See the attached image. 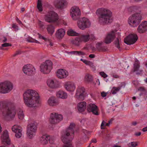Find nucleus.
I'll list each match as a JSON object with an SVG mask.
<instances>
[{"mask_svg":"<svg viewBox=\"0 0 147 147\" xmlns=\"http://www.w3.org/2000/svg\"><path fill=\"white\" fill-rule=\"evenodd\" d=\"M36 129L37 127L34 123L29 124L27 125V134L29 138H32L35 135Z\"/></svg>","mask_w":147,"mask_h":147,"instance_id":"10","label":"nucleus"},{"mask_svg":"<svg viewBox=\"0 0 147 147\" xmlns=\"http://www.w3.org/2000/svg\"><path fill=\"white\" fill-rule=\"evenodd\" d=\"M100 74L104 78H106L107 77V75L104 72H100Z\"/></svg>","mask_w":147,"mask_h":147,"instance_id":"49","label":"nucleus"},{"mask_svg":"<svg viewBox=\"0 0 147 147\" xmlns=\"http://www.w3.org/2000/svg\"><path fill=\"white\" fill-rule=\"evenodd\" d=\"M80 60L81 61H83V63H85L86 65H87L88 62L89 61H87L86 60H85V59H80Z\"/></svg>","mask_w":147,"mask_h":147,"instance_id":"57","label":"nucleus"},{"mask_svg":"<svg viewBox=\"0 0 147 147\" xmlns=\"http://www.w3.org/2000/svg\"><path fill=\"white\" fill-rule=\"evenodd\" d=\"M75 124L71 123L68 128L62 132L61 139L63 143H66L67 141H71L74 137V129Z\"/></svg>","mask_w":147,"mask_h":147,"instance_id":"3","label":"nucleus"},{"mask_svg":"<svg viewBox=\"0 0 147 147\" xmlns=\"http://www.w3.org/2000/svg\"><path fill=\"white\" fill-rule=\"evenodd\" d=\"M11 46L12 45L11 43L6 42L4 43L1 45L0 49L2 50H3V47H7L9 46Z\"/></svg>","mask_w":147,"mask_h":147,"instance_id":"42","label":"nucleus"},{"mask_svg":"<svg viewBox=\"0 0 147 147\" xmlns=\"http://www.w3.org/2000/svg\"><path fill=\"white\" fill-rule=\"evenodd\" d=\"M67 34L68 35L71 36H77L78 34L77 33L74 32L72 30H68L67 32Z\"/></svg>","mask_w":147,"mask_h":147,"instance_id":"39","label":"nucleus"},{"mask_svg":"<svg viewBox=\"0 0 147 147\" xmlns=\"http://www.w3.org/2000/svg\"><path fill=\"white\" fill-rule=\"evenodd\" d=\"M120 42L121 41H120L118 38H117L114 41V44L115 45V47L118 48L120 51L121 50L120 46Z\"/></svg>","mask_w":147,"mask_h":147,"instance_id":"37","label":"nucleus"},{"mask_svg":"<svg viewBox=\"0 0 147 147\" xmlns=\"http://www.w3.org/2000/svg\"><path fill=\"white\" fill-rule=\"evenodd\" d=\"M81 42V40L79 37L76 38L74 40H73L72 42L73 44L77 46L79 45L80 44V43Z\"/></svg>","mask_w":147,"mask_h":147,"instance_id":"35","label":"nucleus"},{"mask_svg":"<svg viewBox=\"0 0 147 147\" xmlns=\"http://www.w3.org/2000/svg\"><path fill=\"white\" fill-rule=\"evenodd\" d=\"M49 138V137L47 135H43L40 138V142L43 145L46 144L48 143V139Z\"/></svg>","mask_w":147,"mask_h":147,"instance_id":"31","label":"nucleus"},{"mask_svg":"<svg viewBox=\"0 0 147 147\" xmlns=\"http://www.w3.org/2000/svg\"><path fill=\"white\" fill-rule=\"evenodd\" d=\"M70 13L72 18L74 20H78L80 18L81 14L79 8L76 6H74L71 8Z\"/></svg>","mask_w":147,"mask_h":147,"instance_id":"12","label":"nucleus"},{"mask_svg":"<svg viewBox=\"0 0 147 147\" xmlns=\"http://www.w3.org/2000/svg\"><path fill=\"white\" fill-rule=\"evenodd\" d=\"M63 117L62 115L53 113H51L49 121L52 124H55L59 123L63 119Z\"/></svg>","mask_w":147,"mask_h":147,"instance_id":"11","label":"nucleus"},{"mask_svg":"<svg viewBox=\"0 0 147 147\" xmlns=\"http://www.w3.org/2000/svg\"><path fill=\"white\" fill-rule=\"evenodd\" d=\"M48 137H49V138L48 139V141L49 143L51 144L53 143L54 142L53 139L51 138L49 136H48Z\"/></svg>","mask_w":147,"mask_h":147,"instance_id":"50","label":"nucleus"},{"mask_svg":"<svg viewBox=\"0 0 147 147\" xmlns=\"http://www.w3.org/2000/svg\"><path fill=\"white\" fill-rule=\"evenodd\" d=\"M141 134V133L140 132L138 133H136L135 134V135L136 136H140Z\"/></svg>","mask_w":147,"mask_h":147,"instance_id":"60","label":"nucleus"},{"mask_svg":"<svg viewBox=\"0 0 147 147\" xmlns=\"http://www.w3.org/2000/svg\"><path fill=\"white\" fill-rule=\"evenodd\" d=\"M24 102L29 107H35L40 104L39 96L38 93L33 90H28L23 94Z\"/></svg>","mask_w":147,"mask_h":147,"instance_id":"1","label":"nucleus"},{"mask_svg":"<svg viewBox=\"0 0 147 147\" xmlns=\"http://www.w3.org/2000/svg\"><path fill=\"white\" fill-rule=\"evenodd\" d=\"M39 36L38 38L40 39H42L44 40L45 42L50 41V39L48 38H45L43 36L41 35L39 33L37 34Z\"/></svg>","mask_w":147,"mask_h":147,"instance_id":"41","label":"nucleus"},{"mask_svg":"<svg viewBox=\"0 0 147 147\" xmlns=\"http://www.w3.org/2000/svg\"><path fill=\"white\" fill-rule=\"evenodd\" d=\"M147 30V22H142L137 28L138 32L140 33H143Z\"/></svg>","mask_w":147,"mask_h":147,"instance_id":"21","label":"nucleus"},{"mask_svg":"<svg viewBox=\"0 0 147 147\" xmlns=\"http://www.w3.org/2000/svg\"><path fill=\"white\" fill-rule=\"evenodd\" d=\"M107 94V93L104 92H103L101 93V95L103 97H105L106 96Z\"/></svg>","mask_w":147,"mask_h":147,"instance_id":"56","label":"nucleus"},{"mask_svg":"<svg viewBox=\"0 0 147 147\" xmlns=\"http://www.w3.org/2000/svg\"><path fill=\"white\" fill-rule=\"evenodd\" d=\"M67 4L66 0H56L54 3L55 7L60 9H63L65 8Z\"/></svg>","mask_w":147,"mask_h":147,"instance_id":"15","label":"nucleus"},{"mask_svg":"<svg viewBox=\"0 0 147 147\" xmlns=\"http://www.w3.org/2000/svg\"><path fill=\"white\" fill-rule=\"evenodd\" d=\"M142 19L141 15L139 13H136L129 17L128 20L129 24L133 27L137 26L140 22Z\"/></svg>","mask_w":147,"mask_h":147,"instance_id":"5","label":"nucleus"},{"mask_svg":"<svg viewBox=\"0 0 147 147\" xmlns=\"http://www.w3.org/2000/svg\"><path fill=\"white\" fill-rule=\"evenodd\" d=\"M1 137L2 142L3 144L6 143L7 145L10 144V140L9 139L8 133L7 130H5L3 131Z\"/></svg>","mask_w":147,"mask_h":147,"instance_id":"20","label":"nucleus"},{"mask_svg":"<svg viewBox=\"0 0 147 147\" xmlns=\"http://www.w3.org/2000/svg\"><path fill=\"white\" fill-rule=\"evenodd\" d=\"M28 41L29 42H35L36 43H39V42L37 40H28Z\"/></svg>","mask_w":147,"mask_h":147,"instance_id":"59","label":"nucleus"},{"mask_svg":"<svg viewBox=\"0 0 147 147\" xmlns=\"http://www.w3.org/2000/svg\"><path fill=\"white\" fill-rule=\"evenodd\" d=\"M95 56V55L94 54H90L89 55V57L91 58H94Z\"/></svg>","mask_w":147,"mask_h":147,"instance_id":"64","label":"nucleus"},{"mask_svg":"<svg viewBox=\"0 0 147 147\" xmlns=\"http://www.w3.org/2000/svg\"><path fill=\"white\" fill-rule=\"evenodd\" d=\"M121 88L119 87H114L113 88V89L114 90L112 91V93L113 94H115L117 92L119 91L120 89Z\"/></svg>","mask_w":147,"mask_h":147,"instance_id":"44","label":"nucleus"},{"mask_svg":"<svg viewBox=\"0 0 147 147\" xmlns=\"http://www.w3.org/2000/svg\"><path fill=\"white\" fill-rule=\"evenodd\" d=\"M59 19L57 13L53 11L49 12L45 16L44 19L45 21L49 23H54L56 22Z\"/></svg>","mask_w":147,"mask_h":147,"instance_id":"7","label":"nucleus"},{"mask_svg":"<svg viewBox=\"0 0 147 147\" xmlns=\"http://www.w3.org/2000/svg\"><path fill=\"white\" fill-rule=\"evenodd\" d=\"M86 103L85 102H82L79 103L77 105L78 111L80 112L84 111L86 109Z\"/></svg>","mask_w":147,"mask_h":147,"instance_id":"26","label":"nucleus"},{"mask_svg":"<svg viewBox=\"0 0 147 147\" xmlns=\"http://www.w3.org/2000/svg\"><path fill=\"white\" fill-rule=\"evenodd\" d=\"M116 32V30H112L107 34L105 39V43L109 44L113 40L115 37V33Z\"/></svg>","mask_w":147,"mask_h":147,"instance_id":"17","label":"nucleus"},{"mask_svg":"<svg viewBox=\"0 0 147 147\" xmlns=\"http://www.w3.org/2000/svg\"><path fill=\"white\" fill-rule=\"evenodd\" d=\"M78 27L82 30L89 28L90 26V23L87 18L84 17L80 19L77 22Z\"/></svg>","mask_w":147,"mask_h":147,"instance_id":"9","label":"nucleus"},{"mask_svg":"<svg viewBox=\"0 0 147 147\" xmlns=\"http://www.w3.org/2000/svg\"><path fill=\"white\" fill-rule=\"evenodd\" d=\"M96 13L98 16V22L100 24L105 25L112 22V13L109 10L103 8H98Z\"/></svg>","mask_w":147,"mask_h":147,"instance_id":"2","label":"nucleus"},{"mask_svg":"<svg viewBox=\"0 0 147 147\" xmlns=\"http://www.w3.org/2000/svg\"><path fill=\"white\" fill-rule=\"evenodd\" d=\"M21 51H16V53L13 55V57H15L17 55L21 54Z\"/></svg>","mask_w":147,"mask_h":147,"instance_id":"55","label":"nucleus"},{"mask_svg":"<svg viewBox=\"0 0 147 147\" xmlns=\"http://www.w3.org/2000/svg\"><path fill=\"white\" fill-rule=\"evenodd\" d=\"M138 145L137 142H132L129 143V147H136Z\"/></svg>","mask_w":147,"mask_h":147,"instance_id":"45","label":"nucleus"},{"mask_svg":"<svg viewBox=\"0 0 147 147\" xmlns=\"http://www.w3.org/2000/svg\"><path fill=\"white\" fill-rule=\"evenodd\" d=\"M106 122L104 121H103L101 125V129H104V128L103 127L104 126H105Z\"/></svg>","mask_w":147,"mask_h":147,"instance_id":"53","label":"nucleus"},{"mask_svg":"<svg viewBox=\"0 0 147 147\" xmlns=\"http://www.w3.org/2000/svg\"><path fill=\"white\" fill-rule=\"evenodd\" d=\"M57 76L60 79L66 78L68 75V73L66 70L63 69H59L57 71Z\"/></svg>","mask_w":147,"mask_h":147,"instance_id":"19","label":"nucleus"},{"mask_svg":"<svg viewBox=\"0 0 147 147\" xmlns=\"http://www.w3.org/2000/svg\"><path fill=\"white\" fill-rule=\"evenodd\" d=\"M58 97L63 99H65L67 97V95L66 93L63 91H59L57 93Z\"/></svg>","mask_w":147,"mask_h":147,"instance_id":"30","label":"nucleus"},{"mask_svg":"<svg viewBox=\"0 0 147 147\" xmlns=\"http://www.w3.org/2000/svg\"><path fill=\"white\" fill-rule=\"evenodd\" d=\"M48 102L49 104L52 106H55L58 104V103L55 100V98L53 97L50 98Z\"/></svg>","mask_w":147,"mask_h":147,"instance_id":"29","label":"nucleus"},{"mask_svg":"<svg viewBox=\"0 0 147 147\" xmlns=\"http://www.w3.org/2000/svg\"><path fill=\"white\" fill-rule=\"evenodd\" d=\"M39 26L40 28H42L44 26L43 23L41 21H39Z\"/></svg>","mask_w":147,"mask_h":147,"instance_id":"52","label":"nucleus"},{"mask_svg":"<svg viewBox=\"0 0 147 147\" xmlns=\"http://www.w3.org/2000/svg\"><path fill=\"white\" fill-rule=\"evenodd\" d=\"M86 96L85 89L82 87H79L77 89L76 96L77 98L80 100H83Z\"/></svg>","mask_w":147,"mask_h":147,"instance_id":"14","label":"nucleus"},{"mask_svg":"<svg viewBox=\"0 0 147 147\" xmlns=\"http://www.w3.org/2000/svg\"><path fill=\"white\" fill-rule=\"evenodd\" d=\"M71 141H67L66 143H64L65 144L63 147H72V145L71 143Z\"/></svg>","mask_w":147,"mask_h":147,"instance_id":"43","label":"nucleus"},{"mask_svg":"<svg viewBox=\"0 0 147 147\" xmlns=\"http://www.w3.org/2000/svg\"><path fill=\"white\" fill-rule=\"evenodd\" d=\"M35 69L34 67L30 64L24 66L23 71L24 72L28 75H31L34 72Z\"/></svg>","mask_w":147,"mask_h":147,"instance_id":"18","label":"nucleus"},{"mask_svg":"<svg viewBox=\"0 0 147 147\" xmlns=\"http://www.w3.org/2000/svg\"><path fill=\"white\" fill-rule=\"evenodd\" d=\"M142 131L144 132L147 131V126L144 128L142 129Z\"/></svg>","mask_w":147,"mask_h":147,"instance_id":"61","label":"nucleus"},{"mask_svg":"<svg viewBox=\"0 0 147 147\" xmlns=\"http://www.w3.org/2000/svg\"><path fill=\"white\" fill-rule=\"evenodd\" d=\"M85 78L86 80L88 82H91L93 80L92 76L89 74L86 75L85 76Z\"/></svg>","mask_w":147,"mask_h":147,"instance_id":"40","label":"nucleus"},{"mask_svg":"<svg viewBox=\"0 0 147 147\" xmlns=\"http://www.w3.org/2000/svg\"><path fill=\"white\" fill-rule=\"evenodd\" d=\"M91 36H92L91 38L93 39L94 37L92 35H90L89 34L86 35H82L79 37L80 38L81 42L83 41L86 42L88 41L89 40Z\"/></svg>","mask_w":147,"mask_h":147,"instance_id":"27","label":"nucleus"},{"mask_svg":"<svg viewBox=\"0 0 147 147\" xmlns=\"http://www.w3.org/2000/svg\"><path fill=\"white\" fill-rule=\"evenodd\" d=\"M18 116L19 119L21 120H22L23 119L24 115L22 111V110H19L18 112Z\"/></svg>","mask_w":147,"mask_h":147,"instance_id":"38","label":"nucleus"},{"mask_svg":"<svg viewBox=\"0 0 147 147\" xmlns=\"http://www.w3.org/2000/svg\"><path fill=\"white\" fill-rule=\"evenodd\" d=\"M139 8V7L136 6H132L129 7L128 10L129 12H134L136 11Z\"/></svg>","mask_w":147,"mask_h":147,"instance_id":"34","label":"nucleus"},{"mask_svg":"<svg viewBox=\"0 0 147 147\" xmlns=\"http://www.w3.org/2000/svg\"><path fill=\"white\" fill-rule=\"evenodd\" d=\"M47 84L50 87L53 88H56L59 86L57 82L56 81H55L53 80H48L47 81Z\"/></svg>","mask_w":147,"mask_h":147,"instance_id":"25","label":"nucleus"},{"mask_svg":"<svg viewBox=\"0 0 147 147\" xmlns=\"http://www.w3.org/2000/svg\"><path fill=\"white\" fill-rule=\"evenodd\" d=\"M65 87L67 90L70 91H74L76 88L74 83L70 82H66L65 85Z\"/></svg>","mask_w":147,"mask_h":147,"instance_id":"23","label":"nucleus"},{"mask_svg":"<svg viewBox=\"0 0 147 147\" xmlns=\"http://www.w3.org/2000/svg\"><path fill=\"white\" fill-rule=\"evenodd\" d=\"M65 52L68 54L71 55H76V51H71L70 52H68L65 51Z\"/></svg>","mask_w":147,"mask_h":147,"instance_id":"47","label":"nucleus"},{"mask_svg":"<svg viewBox=\"0 0 147 147\" xmlns=\"http://www.w3.org/2000/svg\"><path fill=\"white\" fill-rule=\"evenodd\" d=\"M5 110L6 115L11 118H13L16 114L15 105L13 103H10L8 106H5Z\"/></svg>","mask_w":147,"mask_h":147,"instance_id":"8","label":"nucleus"},{"mask_svg":"<svg viewBox=\"0 0 147 147\" xmlns=\"http://www.w3.org/2000/svg\"><path fill=\"white\" fill-rule=\"evenodd\" d=\"M3 38H4V39L2 41V42H6L7 41V38L5 37V36H4L3 37Z\"/></svg>","mask_w":147,"mask_h":147,"instance_id":"62","label":"nucleus"},{"mask_svg":"<svg viewBox=\"0 0 147 147\" xmlns=\"http://www.w3.org/2000/svg\"><path fill=\"white\" fill-rule=\"evenodd\" d=\"M85 55V53L81 51H76V55Z\"/></svg>","mask_w":147,"mask_h":147,"instance_id":"48","label":"nucleus"},{"mask_svg":"<svg viewBox=\"0 0 147 147\" xmlns=\"http://www.w3.org/2000/svg\"><path fill=\"white\" fill-rule=\"evenodd\" d=\"M87 65H89L90 66L93 68H94L95 67L93 65V63L90 61H88Z\"/></svg>","mask_w":147,"mask_h":147,"instance_id":"51","label":"nucleus"},{"mask_svg":"<svg viewBox=\"0 0 147 147\" xmlns=\"http://www.w3.org/2000/svg\"><path fill=\"white\" fill-rule=\"evenodd\" d=\"M12 131L15 133L22 131V127L18 125H14L12 127Z\"/></svg>","mask_w":147,"mask_h":147,"instance_id":"33","label":"nucleus"},{"mask_svg":"<svg viewBox=\"0 0 147 147\" xmlns=\"http://www.w3.org/2000/svg\"><path fill=\"white\" fill-rule=\"evenodd\" d=\"M22 131H20L15 132L16 134L15 135V136L16 137L18 138H20L22 135Z\"/></svg>","mask_w":147,"mask_h":147,"instance_id":"46","label":"nucleus"},{"mask_svg":"<svg viewBox=\"0 0 147 147\" xmlns=\"http://www.w3.org/2000/svg\"><path fill=\"white\" fill-rule=\"evenodd\" d=\"M55 28L54 27L51 25H48L47 27V30L49 34L52 35L54 32Z\"/></svg>","mask_w":147,"mask_h":147,"instance_id":"32","label":"nucleus"},{"mask_svg":"<svg viewBox=\"0 0 147 147\" xmlns=\"http://www.w3.org/2000/svg\"><path fill=\"white\" fill-rule=\"evenodd\" d=\"M86 110L88 112H92L95 115H99L98 107L94 104L91 103L88 105Z\"/></svg>","mask_w":147,"mask_h":147,"instance_id":"16","label":"nucleus"},{"mask_svg":"<svg viewBox=\"0 0 147 147\" xmlns=\"http://www.w3.org/2000/svg\"><path fill=\"white\" fill-rule=\"evenodd\" d=\"M5 106H6V105H3V102L0 101V110H1L2 108L5 109Z\"/></svg>","mask_w":147,"mask_h":147,"instance_id":"54","label":"nucleus"},{"mask_svg":"<svg viewBox=\"0 0 147 147\" xmlns=\"http://www.w3.org/2000/svg\"><path fill=\"white\" fill-rule=\"evenodd\" d=\"M12 26L13 28L18 30V27L15 24H13L12 25Z\"/></svg>","mask_w":147,"mask_h":147,"instance_id":"58","label":"nucleus"},{"mask_svg":"<svg viewBox=\"0 0 147 147\" xmlns=\"http://www.w3.org/2000/svg\"><path fill=\"white\" fill-rule=\"evenodd\" d=\"M138 38L136 34H131L125 38L124 42L128 45H131L135 43Z\"/></svg>","mask_w":147,"mask_h":147,"instance_id":"13","label":"nucleus"},{"mask_svg":"<svg viewBox=\"0 0 147 147\" xmlns=\"http://www.w3.org/2000/svg\"><path fill=\"white\" fill-rule=\"evenodd\" d=\"M40 71L43 74H49L53 68V63L50 60H48L42 64L40 67Z\"/></svg>","mask_w":147,"mask_h":147,"instance_id":"6","label":"nucleus"},{"mask_svg":"<svg viewBox=\"0 0 147 147\" xmlns=\"http://www.w3.org/2000/svg\"><path fill=\"white\" fill-rule=\"evenodd\" d=\"M131 124L132 125L135 126L137 124V123L136 121H133L132 122Z\"/></svg>","mask_w":147,"mask_h":147,"instance_id":"63","label":"nucleus"},{"mask_svg":"<svg viewBox=\"0 0 147 147\" xmlns=\"http://www.w3.org/2000/svg\"><path fill=\"white\" fill-rule=\"evenodd\" d=\"M37 8L39 11H42V4L41 0H38L37 2Z\"/></svg>","mask_w":147,"mask_h":147,"instance_id":"36","label":"nucleus"},{"mask_svg":"<svg viewBox=\"0 0 147 147\" xmlns=\"http://www.w3.org/2000/svg\"><path fill=\"white\" fill-rule=\"evenodd\" d=\"M140 67V63L137 60H136L134 64V71L133 72H136L137 74H140L142 72L143 70L141 69H139Z\"/></svg>","mask_w":147,"mask_h":147,"instance_id":"22","label":"nucleus"},{"mask_svg":"<svg viewBox=\"0 0 147 147\" xmlns=\"http://www.w3.org/2000/svg\"><path fill=\"white\" fill-rule=\"evenodd\" d=\"M102 42H98L96 45V47L97 50L99 52L105 51H107V48L105 46H102Z\"/></svg>","mask_w":147,"mask_h":147,"instance_id":"28","label":"nucleus"},{"mask_svg":"<svg viewBox=\"0 0 147 147\" xmlns=\"http://www.w3.org/2000/svg\"><path fill=\"white\" fill-rule=\"evenodd\" d=\"M65 33V31L64 29H60L57 31L55 34L56 36L58 39H61L64 37Z\"/></svg>","mask_w":147,"mask_h":147,"instance_id":"24","label":"nucleus"},{"mask_svg":"<svg viewBox=\"0 0 147 147\" xmlns=\"http://www.w3.org/2000/svg\"><path fill=\"white\" fill-rule=\"evenodd\" d=\"M13 85L9 81H6L0 83V93L6 94L9 92L13 88Z\"/></svg>","mask_w":147,"mask_h":147,"instance_id":"4","label":"nucleus"}]
</instances>
